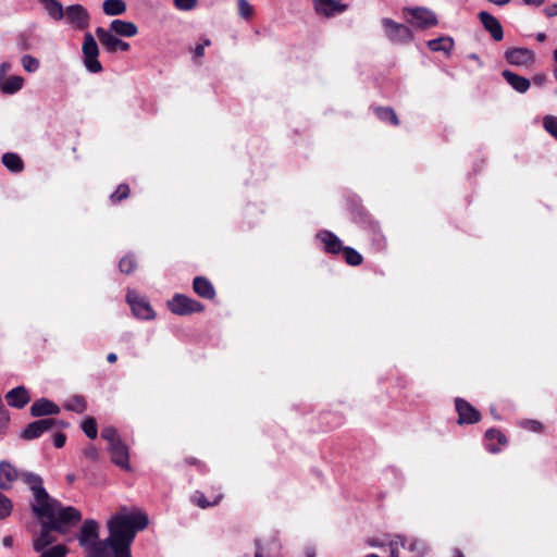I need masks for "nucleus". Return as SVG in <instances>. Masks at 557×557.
Masks as SVG:
<instances>
[{"label":"nucleus","mask_w":557,"mask_h":557,"mask_svg":"<svg viewBox=\"0 0 557 557\" xmlns=\"http://www.w3.org/2000/svg\"><path fill=\"white\" fill-rule=\"evenodd\" d=\"M22 65L25 71L34 73L39 67V61L36 58L26 54L22 58Z\"/></svg>","instance_id":"ea45409f"},{"label":"nucleus","mask_w":557,"mask_h":557,"mask_svg":"<svg viewBox=\"0 0 557 557\" xmlns=\"http://www.w3.org/2000/svg\"><path fill=\"white\" fill-rule=\"evenodd\" d=\"M404 14L410 25L421 29L436 26L438 23L436 14L428 8H405Z\"/></svg>","instance_id":"20e7f679"},{"label":"nucleus","mask_w":557,"mask_h":557,"mask_svg":"<svg viewBox=\"0 0 557 557\" xmlns=\"http://www.w3.org/2000/svg\"><path fill=\"white\" fill-rule=\"evenodd\" d=\"M503 77L506 82L518 92H525L530 88V81L523 76H520L509 70L503 72Z\"/></svg>","instance_id":"4be33fe9"},{"label":"nucleus","mask_w":557,"mask_h":557,"mask_svg":"<svg viewBox=\"0 0 557 557\" xmlns=\"http://www.w3.org/2000/svg\"><path fill=\"white\" fill-rule=\"evenodd\" d=\"M505 59L511 65H528L533 62L534 53L527 48H512L505 52Z\"/></svg>","instance_id":"4468645a"},{"label":"nucleus","mask_w":557,"mask_h":557,"mask_svg":"<svg viewBox=\"0 0 557 557\" xmlns=\"http://www.w3.org/2000/svg\"><path fill=\"white\" fill-rule=\"evenodd\" d=\"M129 196V187L126 184H121L117 186L116 190L111 195V200L113 202L122 201Z\"/></svg>","instance_id":"58836bf2"},{"label":"nucleus","mask_w":557,"mask_h":557,"mask_svg":"<svg viewBox=\"0 0 557 557\" xmlns=\"http://www.w3.org/2000/svg\"><path fill=\"white\" fill-rule=\"evenodd\" d=\"M101 437L108 442L109 446L121 441L117 430L113 426H106L101 431Z\"/></svg>","instance_id":"72a5a7b5"},{"label":"nucleus","mask_w":557,"mask_h":557,"mask_svg":"<svg viewBox=\"0 0 557 557\" xmlns=\"http://www.w3.org/2000/svg\"><path fill=\"white\" fill-rule=\"evenodd\" d=\"M544 0H523L525 4L530 5H541Z\"/></svg>","instance_id":"603ef678"},{"label":"nucleus","mask_w":557,"mask_h":557,"mask_svg":"<svg viewBox=\"0 0 557 557\" xmlns=\"http://www.w3.org/2000/svg\"><path fill=\"white\" fill-rule=\"evenodd\" d=\"M524 426L533 432H541L543 429L542 423L535 420L525 421Z\"/></svg>","instance_id":"49530a36"},{"label":"nucleus","mask_w":557,"mask_h":557,"mask_svg":"<svg viewBox=\"0 0 557 557\" xmlns=\"http://www.w3.org/2000/svg\"><path fill=\"white\" fill-rule=\"evenodd\" d=\"M82 429L84 431V433L86 434V436H88L89 438L94 440L97 437V424H96V420L94 418H87L83 423H82Z\"/></svg>","instance_id":"c9c22d12"},{"label":"nucleus","mask_w":557,"mask_h":557,"mask_svg":"<svg viewBox=\"0 0 557 557\" xmlns=\"http://www.w3.org/2000/svg\"><path fill=\"white\" fill-rule=\"evenodd\" d=\"M109 537L99 540L100 525L87 519L81 527L77 540L88 552V557H132L131 545L138 531L148 525V517L141 512H128L124 507L107 523Z\"/></svg>","instance_id":"f257e3e1"},{"label":"nucleus","mask_w":557,"mask_h":557,"mask_svg":"<svg viewBox=\"0 0 557 557\" xmlns=\"http://www.w3.org/2000/svg\"><path fill=\"white\" fill-rule=\"evenodd\" d=\"M451 557H463V554L459 549H454Z\"/></svg>","instance_id":"052dcab7"},{"label":"nucleus","mask_w":557,"mask_h":557,"mask_svg":"<svg viewBox=\"0 0 557 557\" xmlns=\"http://www.w3.org/2000/svg\"><path fill=\"white\" fill-rule=\"evenodd\" d=\"M400 547H404V543L391 542L389 543V552H391L389 557H399Z\"/></svg>","instance_id":"de8ad7c7"},{"label":"nucleus","mask_w":557,"mask_h":557,"mask_svg":"<svg viewBox=\"0 0 557 557\" xmlns=\"http://www.w3.org/2000/svg\"><path fill=\"white\" fill-rule=\"evenodd\" d=\"M479 18L494 40L499 41L503 39V27L496 17L485 11H482L479 13Z\"/></svg>","instance_id":"dca6fc26"},{"label":"nucleus","mask_w":557,"mask_h":557,"mask_svg":"<svg viewBox=\"0 0 557 557\" xmlns=\"http://www.w3.org/2000/svg\"><path fill=\"white\" fill-rule=\"evenodd\" d=\"M545 14L549 17L557 15V3L546 7Z\"/></svg>","instance_id":"8fccbe9b"},{"label":"nucleus","mask_w":557,"mask_h":557,"mask_svg":"<svg viewBox=\"0 0 557 557\" xmlns=\"http://www.w3.org/2000/svg\"><path fill=\"white\" fill-rule=\"evenodd\" d=\"M237 8L242 18L249 21L253 17L255 9L247 0H237Z\"/></svg>","instance_id":"2f4dec72"},{"label":"nucleus","mask_w":557,"mask_h":557,"mask_svg":"<svg viewBox=\"0 0 557 557\" xmlns=\"http://www.w3.org/2000/svg\"><path fill=\"white\" fill-rule=\"evenodd\" d=\"M13 505L10 498L0 493V519H4L10 516Z\"/></svg>","instance_id":"e433bc0d"},{"label":"nucleus","mask_w":557,"mask_h":557,"mask_svg":"<svg viewBox=\"0 0 557 557\" xmlns=\"http://www.w3.org/2000/svg\"><path fill=\"white\" fill-rule=\"evenodd\" d=\"M126 300L132 307L133 313L140 319L149 320L154 318V312L149 302L140 298L134 290H128Z\"/></svg>","instance_id":"9b49d317"},{"label":"nucleus","mask_w":557,"mask_h":557,"mask_svg":"<svg viewBox=\"0 0 557 557\" xmlns=\"http://www.w3.org/2000/svg\"><path fill=\"white\" fill-rule=\"evenodd\" d=\"M8 404L15 408H23L29 401V395L24 386L11 389L5 396Z\"/></svg>","instance_id":"412c9836"},{"label":"nucleus","mask_w":557,"mask_h":557,"mask_svg":"<svg viewBox=\"0 0 557 557\" xmlns=\"http://www.w3.org/2000/svg\"><path fill=\"white\" fill-rule=\"evenodd\" d=\"M2 163L8 170H10L14 173L22 172V170L24 168V163H23L22 159L16 153H11V152L4 153L2 156Z\"/></svg>","instance_id":"b1692460"},{"label":"nucleus","mask_w":557,"mask_h":557,"mask_svg":"<svg viewBox=\"0 0 557 557\" xmlns=\"http://www.w3.org/2000/svg\"><path fill=\"white\" fill-rule=\"evenodd\" d=\"M83 455L92 460V461H97L98 458H99V451L98 449L94 446V445H89L87 446L84 450H83Z\"/></svg>","instance_id":"a18cd8bd"},{"label":"nucleus","mask_w":557,"mask_h":557,"mask_svg":"<svg viewBox=\"0 0 557 557\" xmlns=\"http://www.w3.org/2000/svg\"><path fill=\"white\" fill-rule=\"evenodd\" d=\"M59 412V406L47 398H40L36 400L30 407V414L33 417L58 414Z\"/></svg>","instance_id":"f3484780"},{"label":"nucleus","mask_w":557,"mask_h":557,"mask_svg":"<svg viewBox=\"0 0 557 557\" xmlns=\"http://www.w3.org/2000/svg\"><path fill=\"white\" fill-rule=\"evenodd\" d=\"M343 255H344V258H345V261L349 264V265H359L362 263V256L355 249L350 248V247H345L343 249Z\"/></svg>","instance_id":"7c9ffc66"},{"label":"nucleus","mask_w":557,"mask_h":557,"mask_svg":"<svg viewBox=\"0 0 557 557\" xmlns=\"http://www.w3.org/2000/svg\"><path fill=\"white\" fill-rule=\"evenodd\" d=\"M33 512L41 519L40 531L33 542V548L36 552L46 549L57 541L53 532L65 534L70 524L82 519L79 510L71 506L63 507L61 503H52V505Z\"/></svg>","instance_id":"f03ea898"},{"label":"nucleus","mask_w":557,"mask_h":557,"mask_svg":"<svg viewBox=\"0 0 557 557\" xmlns=\"http://www.w3.org/2000/svg\"><path fill=\"white\" fill-rule=\"evenodd\" d=\"M256 553L255 557H278V554L273 553L270 547H265L259 540L255 541Z\"/></svg>","instance_id":"a19ab883"},{"label":"nucleus","mask_w":557,"mask_h":557,"mask_svg":"<svg viewBox=\"0 0 557 557\" xmlns=\"http://www.w3.org/2000/svg\"><path fill=\"white\" fill-rule=\"evenodd\" d=\"M485 437L488 441L496 440L500 445H506L507 444L506 436L499 430H497V429H488L485 432Z\"/></svg>","instance_id":"79ce46f5"},{"label":"nucleus","mask_w":557,"mask_h":557,"mask_svg":"<svg viewBox=\"0 0 557 557\" xmlns=\"http://www.w3.org/2000/svg\"><path fill=\"white\" fill-rule=\"evenodd\" d=\"M65 441H66V436L65 434L63 433H57L54 436H53V444L57 448H61L64 446L65 444Z\"/></svg>","instance_id":"09e8293b"},{"label":"nucleus","mask_w":557,"mask_h":557,"mask_svg":"<svg viewBox=\"0 0 557 557\" xmlns=\"http://www.w3.org/2000/svg\"><path fill=\"white\" fill-rule=\"evenodd\" d=\"M64 408L70 411L82 413L87 408L86 400L81 395L73 396L65 403Z\"/></svg>","instance_id":"cd10ccee"},{"label":"nucleus","mask_w":557,"mask_h":557,"mask_svg":"<svg viewBox=\"0 0 557 557\" xmlns=\"http://www.w3.org/2000/svg\"><path fill=\"white\" fill-rule=\"evenodd\" d=\"M366 557H380V556H377L376 554H369Z\"/></svg>","instance_id":"0e129e2a"},{"label":"nucleus","mask_w":557,"mask_h":557,"mask_svg":"<svg viewBox=\"0 0 557 557\" xmlns=\"http://www.w3.org/2000/svg\"><path fill=\"white\" fill-rule=\"evenodd\" d=\"M375 113L382 121H388L393 125L399 124L398 117L392 108H377L375 109Z\"/></svg>","instance_id":"c756f323"},{"label":"nucleus","mask_w":557,"mask_h":557,"mask_svg":"<svg viewBox=\"0 0 557 557\" xmlns=\"http://www.w3.org/2000/svg\"><path fill=\"white\" fill-rule=\"evenodd\" d=\"M53 426H67V424L53 418L40 419L29 423L21 433V437L26 441H32L51 430Z\"/></svg>","instance_id":"6e6552de"},{"label":"nucleus","mask_w":557,"mask_h":557,"mask_svg":"<svg viewBox=\"0 0 557 557\" xmlns=\"http://www.w3.org/2000/svg\"><path fill=\"white\" fill-rule=\"evenodd\" d=\"M454 40L450 37H440L428 41V47L432 51H443L449 53L453 49Z\"/></svg>","instance_id":"a878e982"},{"label":"nucleus","mask_w":557,"mask_h":557,"mask_svg":"<svg viewBox=\"0 0 557 557\" xmlns=\"http://www.w3.org/2000/svg\"><path fill=\"white\" fill-rule=\"evenodd\" d=\"M23 82L21 76H12L5 81L1 89L5 94H14L22 88Z\"/></svg>","instance_id":"c85d7f7f"},{"label":"nucleus","mask_w":557,"mask_h":557,"mask_svg":"<svg viewBox=\"0 0 557 557\" xmlns=\"http://www.w3.org/2000/svg\"><path fill=\"white\" fill-rule=\"evenodd\" d=\"M117 359L116 355L114 352H110L108 356H107V360L111 363L115 362Z\"/></svg>","instance_id":"6e6d98bb"},{"label":"nucleus","mask_w":557,"mask_h":557,"mask_svg":"<svg viewBox=\"0 0 557 557\" xmlns=\"http://www.w3.org/2000/svg\"><path fill=\"white\" fill-rule=\"evenodd\" d=\"M102 10L107 15H120L126 11V4L123 0H104Z\"/></svg>","instance_id":"393cba45"},{"label":"nucleus","mask_w":557,"mask_h":557,"mask_svg":"<svg viewBox=\"0 0 557 557\" xmlns=\"http://www.w3.org/2000/svg\"><path fill=\"white\" fill-rule=\"evenodd\" d=\"M84 64L91 73H99L102 71V65L98 61L99 48L90 33L84 35L83 42Z\"/></svg>","instance_id":"39448f33"},{"label":"nucleus","mask_w":557,"mask_h":557,"mask_svg":"<svg viewBox=\"0 0 557 557\" xmlns=\"http://www.w3.org/2000/svg\"><path fill=\"white\" fill-rule=\"evenodd\" d=\"M44 2V4H47L48 3V0H41Z\"/></svg>","instance_id":"338daca9"},{"label":"nucleus","mask_w":557,"mask_h":557,"mask_svg":"<svg viewBox=\"0 0 557 557\" xmlns=\"http://www.w3.org/2000/svg\"><path fill=\"white\" fill-rule=\"evenodd\" d=\"M536 40L540 41V42H543L546 40V35L544 33H539L536 35Z\"/></svg>","instance_id":"4d7b16f0"},{"label":"nucleus","mask_w":557,"mask_h":557,"mask_svg":"<svg viewBox=\"0 0 557 557\" xmlns=\"http://www.w3.org/2000/svg\"><path fill=\"white\" fill-rule=\"evenodd\" d=\"M382 25L384 27L386 37L393 42L407 44L413 38V34L408 26L396 23L391 18H383Z\"/></svg>","instance_id":"423d86ee"},{"label":"nucleus","mask_w":557,"mask_h":557,"mask_svg":"<svg viewBox=\"0 0 557 557\" xmlns=\"http://www.w3.org/2000/svg\"><path fill=\"white\" fill-rule=\"evenodd\" d=\"M313 4L317 13L325 17L342 13L347 9V5L341 3V0H313Z\"/></svg>","instance_id":"ddd939ff"},{"label":"nucleus","mask_w":557,"mask_h":557,"mask_svg":"<svg viewBox=\"0 0 557 557\" xmlns=\"http://www.w3.org/2000/svg\"><path fill=\"white\" fill-rule=\"evenodd\" d=\"M10 64L9 63H2L1 66H0V73L2 75H5L7 71L10 69Z\"/></svg>","instance_id":"864d4df0"},{"label":"nucleus","mask_w":557,"mask_h":557,"mask_svg":"<svg viewBox=\"0 0 557 557\" xmlns=\"http://www.w3.org/2000/svg\"><path fill=\"white\" fill-rule=\"evenodd\" d=\"M3 545L4 546H11L12 545V537L11 536H5L3 539Z\"/></svg>","instance_id":"13d9d810"},{"label":"nucleus","mask_w":557,"mask_h":557,"mask_svg":"<svg viewBox=\"0 0 557 557\" xmlns=\"http://www.w3.org/2000/svg\"><path fill=\"white\" fill-rule=\"evenodd\" d=\"M40 553V557H65L67 548L64 545L58 544L52 546L51 548L44 549Z\"/></svg>","instance_id":"473e14b6"},{"label":"nucleus","mask_w":557,"mask_h":557,"mask_svg":"<svg viewBox=\"0 0 557 557\" xmlns=\"http://www.w3.org/2000/svg\"><path fill=\"white\" fill-rule=\"evenodd\" d=\"M110 32L123 37H134L138 28L133 22L123 20H113L110 24Z\"/></svg>","instance_id":"6ab92c4d"},{"label":"nucleus","mask_w":557,"mask_h":557,"mask_svg":"<svg viewBox=\"0 0 557 557\" xmlns=\"http://www.w3.org/2000/svg\"><path fill=\"white\" fill-rule=\"evenodd\" d=\"M488 450H490L491 453H498V451H499V448H498V447H495V446H493V445H491V446L488 447Z\"/></svg>","instance_id":"e2e57ef3"},{"label":"nucleus","mask_w":557,"mask_h":557,"mask_svg":"<svg viewBox=\"0 0 557 557\" xmlns=\"http://www.w3.org/2000/svg\"><path fill=\"white\" fill-rule=\"evenodd\" d=\"M136 265V260L131 255L122 258L119 263L120 271L125 274H131L135 270Z\"/></svg>","instance_id":"f704fd0d"},{"label":"nucleus","mask_w":557,"mask_h":557,"mask_svg":"<svg viewBox=\"0 0 557 557\" xmlns=\"http://www.w3.org/2000/svg\"><path fill=\"white\" fill-rule=\"evenodd\" d=\"M488 1L494 3V4H496V5H505L508 2H510V0H488Z\"/></svg>","instance_id":"5fc2aeb1"},{"label":"nucleus","mask_w":557,"mask_h":557,"mask_svg":"<svg viewBox=\"0 0 557 557\" xmlns=\"http://www.w3.org/2000/svg\"><path fill=\"white\" fill-rule=\"evenodd\" d=\"M75 479H76L75 474H73V473H70V474L66 475V481L69 483H73L75 481Z\"/></svg>","instance_id":"bf43d9fd"},{"label":"nucleus","mask_w":557,"mask_h":557,"mask_svg":"<svg viewBox=\"0 0 557 557\" xmlns=\"http://www.w3.org/2000/svg\"><path fill=\"white\" fill-rule=\"evenodd\" d=\"M222 498V495H220L213 503H209L207 500V498L202 495V494H199V495H196L194 497V502L201 508H207L209 506H213V505H216L220 499Z\"/></svg>","instance_id":"37998d69"},{"label":"nucleus","mask_w":557,"mask_h":557,"mask_svg":"<svg viewBox=\"0 0 557 557\" xmlns=\"http://www.w3.org/2000/svg\"><path fill=\"white\" fill-rule=\"evenodd\" d=\"M306 557H315V553L312 549H308L306 553Z\"/></svg>","instance_id":"680f3d73"},{"label":"nucleus","mask_w":557,"mask_h":557,"mask_svg":"<svg viewBox=\"0 0 557 557\" xmlns=\"http://www.w3.org/2000/svg\"><path fill=\"white\" fill-rule=\"evenodd\" d=\"M203 51H205V45H198V46L195 48V55H196L197 58L202 57V55H203Z\"/></svg>","instance_id":"3c124183"},{"label":"nucleus","mask_w":557,"mask_h":557,"mask_svg":"<svg viewBox=\"0 0 557 557\" xmlns=\"http://www.w3.org/2000/svg\"><path fill=\"white\" fill-rule=\"evenodd\" d=\"M543 126L546 132L557 139V117L553 115H546L543 119Z\"/></svg>","instance_id":"4c0bfd02"},{"label":"nucleus","mask_w":557,"mask_h":557,"mask_svg":"<svg viewBox=\"0 0 557 557\" xmlns=\"http://www.w3.org/2000/svg\"><path fill=\"white\" fill-rule=\"evenodd\" d=\"M193 288L195 293L202 298L212 299L215 296L212 284L202 276L194 278Z\"/></svg>","instance_id":"5701e85b"},{"label":"nucleus","mask_w":557,"mask_h":557,"mask_svg":"<svg viewBox=\"0 0 557 557\" xmlns=\"http://www.w3.org/2000/svg\"><path fill=\"white\" fill-rule=\"evenodd\" d=\"M178 10L188 11L196 7L197 0H173Z\"/></svg>","instance_id":"c03bdc74"},{"label":"nucleus","mask_w":557,"mask_h":557,"mask_svg":"<svg viewBox=\"0 0 557 557\" xmlns=\"http://www.w3.org/2000/svg\"><path fill=\"white\" fill-rule=\"evenodd\" d=\"M108 449L110 451L111 460L113 463L122 469H129L128 448L122 440L115 444L110 445Z\"/></svg>","instance_id":"2eb2a0df"},{"label":"nucleus","mask_w":557,"mask_h":557,"mask_svg":"<svg viewBox=\"0 0 557 557\" xmlns=\"http://www.w3.org/2000/svg\"><path fill=\"white\" fill-rule=\"evenodd\" d=\"M45 9L48 14L55 21H60L64 17L65 9L57 0H48V3L45 4Z\"/></svg>","instance_id":"bb28decb"},{"label":"nucleus","mask_w":557,"mask_h":557,"mask_svg":"<svg viewBox=\"0 0 557 557\" xmlns=\"http://www.w3.org/2000/svg\"><path fill=\"white\" fill-rule=\"evenodd\" d=\"M96 35L100 44L104 47V49L108 52L114 53L117 50L127 51L129 49L128 42L121 40L110 30H107L102 27H98L96 29Z\"/></svg>","instance_id":"9d476101"},{"label":"nucleus","mask_w":557,"mask_h":557,"mask_svg":"<svg viewBox=\"0 0 557 557\" xmlns=\"http://www.w3.org/2000/svg\"><path fill=\"white\" fill-rule=\"evenodd\" d=\"M168 307L171 312L178 315H188L203 310V306L199 301L181 294H176L169 300Z\"/></svg>","instance_id":"0eeeda50"},{"label":"nucleus","mask_w":557,"mask_h":557,"mask_svg":"<svg viewBox=\"0 0 557 557\" xmlns=\"http://www.w3.org/2000/svg\"><path fill=\"white\" fill-rule=\"evenodd\" d=\"M203 45H205V46H209V45H210V41H209V40H206Z\"/></svg>","instance_id":"69168bd1"},{"label":"nucleus","mask_w":557,"mask_h":557,"mask_svg":"<svg viewBox=\"0 0 557 557\" xmlns=\"http://www.w3.org/2000/svg\"><path fill=\"white\" fill-rule=\"evenodd\" d=\"M318 238L324 244L325 251L330 253H338L345 248L341 239L332 232L322 231L318 234Z\"/></svg>","instance_id":"aec40b11"},{"label":"nucleus","mask_w":557,"mask_h":557,"mask_svg":"<svg viewBox=\"0 0 557 557\" xmlns=\"http://www.w3.org/2000/svg\"><path fill=\"white\" fill-rule=\"evenodd\" d=\"M18 479L28 485L34 494V503L32 504L33 511L48 507L52 505V503H59L57 499L51 498L46 492L42 486V480L39 475L32 472L21 471Z\"/></svg>","instance_id":"7ed1b4c3"},{"label":"nucleus","mask_w":557,"mask_h":557,"mask_svg":"<svg viewBox=\"0 0 557 557\" xmlns=\"http://www.w3.org/2000/svg\"><path fill=\"white\" fill-rule=\"evenodd\" d=\"M64 18L74 28L83 30L89 26L90 15L82 4H72L65 9Z\"/></svg>","instance_id":"1a4fd4ad"},{"label":"nucleus","mask_w":557,"mask_h":557,"mask_svg":"<svg viewBox=\"0 0 557 557\" xmlns=\"http://www.w3.org/2000/svg\"><path fill=\"white\" fill-rule=\"evenodd\" d=\"M456 411L458 412V424H472L481 420V413L472 405L462 398L455 400Z\"/></svg>","instance_id":"f8f14e48"},{"label":"nucleus","mask_w":557,"mask_h":557,"mask_svg":"<svg viewBox=\"0 0 557 557\" xmlns=\"http://www.w3.org/2000/svg\"><path fill=\"white\" fill-rule=\"evenodd\" d=\"M21 471H17L10 462H0V488L8 490L12 483L20 478Z\"/></svg>","instance_id":"a211bd4d"}]
</instances>
